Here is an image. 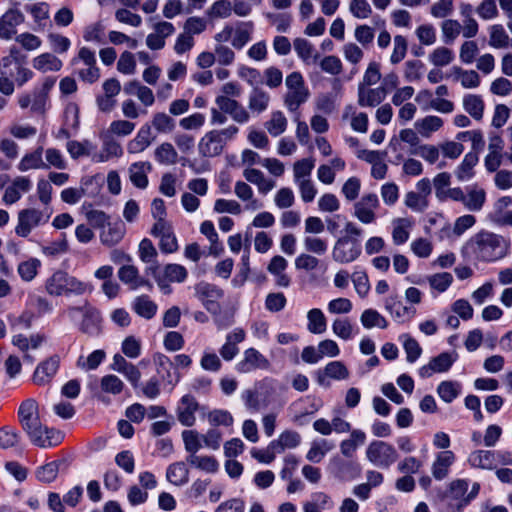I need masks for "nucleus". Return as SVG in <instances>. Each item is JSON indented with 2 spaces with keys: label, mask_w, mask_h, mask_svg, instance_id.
<instances>
[{
  "label": "nucleus",
  "mask_w": 512,
  "mask_h": 512,
  "mask_svg": "<svg viewBox=\"0 0 512 512\" xmlns=\"http://www.w3.org/2000/svg\"><path fill=\"white\" fill-rule=\"evenodd\" d=\"M118 277L123 283L130 285L131 289L148 284L147 280L139 276L138 269L133 265H123L118 271Z\"/></svg>",
  "instance_id": "42"
},
{
  "label": "nucleus",
  "mask_w": 512,
  "mask_h": 512,
  "mask_svg": "<svg viewBox=\"0 0 512 512\" xmlns=\"http://www.w3.org/2000/svg\"><path fill=\"white\" fill-rule=\"evenodd\" d=\"M414 226V220L410 217H399L392 221V241L399 246L406 243Z\"/></svg>",
  "instance_id": "23"
},
{
  "label": "nucleus",
  "mask_w": 512,
  "mask_h": 512,
  "mask_svg": "<svg viewBox=\"0 0 512 512\" xmlns=\"http://www.w3.org/2000/svg\"><path fill=\"white\" fill-rule=\"evenodd\" d=\"M287 124L288 121L283 112L274 111L271 113L270 119L265 122L264 127L271 136L277 137L285 132Z\"/></svg>",
  "instance_id": "49"
},
{
  "label": "nucleus",
  "mask_w": 512,
  "mask_h": 512,
  "mask_svg": "<svg viewBox=\"0 0 512 512\" xmlns=\"http://www.w3.org/2000/svg\"><path fill=\"white\" fill-rule=\"evenodd\" d=\"M386 97L385 87L369 88V86L358 85V104L361 107H375Z\"/></svg>",
  "instance_id": "21"
},
{
  "label": "nucleus",
  "mask_w": 512,
  "mask_h": 512,
  "mask_svg": "<svg viewBox=\"0 0 512 512\" xmlns=\"http://www.w3.org/2000/svg\"><path fill=\"white\" fill-rule=\"evenodd\" d=\"M125 225L118 220L114 223H108L107 228L100 234L102 244L113 246L119 243L125 235Z\"/></svg>",
  "instance_id": "32"
},
{
  "label": "nucleus",
  "mask_w": 512,
  "mask_h": 512,
  "mask_svg": "<svg viewBox=\"0 0 512 512\" xmlns=\"http://www.w3.org/2000/svg\"><path fill=\"white\" fill-rule=\"evenodd\" d=\"M462 25L458 20L446 19L441 23L443 41L452 44L461 33Z\"/></svg>",
  "instance_id": "57"
},
{
  "label": "nucleus",
  "mask_w": 512,
  "mask_h": 512,
  "mask_svg": "<svg viewBox=\"0 0 512 512\" xmlns=\"http://www.w3.org/2000/svg\"><path fill=\"white\" fill-rule=\"evenodd\" d=\"M404 204L415 212H423L428 208L429 201L415 191H409L405 195Z\"/></svg>",
  "instance_id": "64"
},
{
  "label": "nucleus",
  "mask_w": 512,
  "mask_h": 512,
  "mask_svg": "<svg viewBox=\"0 0 512 512\" xmlns=\"http://www.w3.org/2000/svg\"><path fill=\"white\" fill-rule=\"evenodd\" d=\"M350 376L349 370L342 361H331L323 370L316 372L317 383L321 386L329 385L327 379L342 381Z\"/></svg>",
  "instance_id": "16"
},
{
  "label": "nucleus",
  "mask_w": 512,
  "mask_h": 512,
  "mask_svg": "<svg viewBox=\"0 0 512 512\" xmlns=\"http://www.w3.org/2000/svg\"><path fill=\"white\" fill-rule=\"evenodd\" d=\"M194 289L196 297L202 302L209 312L216 314L220 311L218 300L224 296L222 289L207 282H200L196 284Z\"/></svg>",
  "instance_id": "9"
},
{
  "label": "nucleus",
  "mask_w": 512,
  "mask_h": 512,
  "mask_svg": "<svg viewBox=\"0 0 512 512\" xmlns=\"http://www.w3.org/2000/svg\"><path fill=\"white\" fill-rule=\"evenodd\" d=\"M235 195L243 202H247L245 205L246 210L255 211L262 207V203L255 199L251 186L244 181H237L234 187Z\"/></svg>",
  "instance_id": "33"
},
{
  "label": "nucleus",
  "mask_w": 512,
  "mask_h": 512,
  "mask_svg": "<svg viewBox=\"0 0 512 512\" xmlns=\"http://www.w3.org/2000/svg\"><path fill=\"white\" fill-rule=\"evenodd\" d=\"M223 148V141L214 130L207 132L199 142V152L204 157L218 156Z\"/></svg>",
  "instance_id": "22"
},
{
  "label": "nucleus",
  "mask_w": 512,
  "mask_h": 512,
  "mask_svg": "<svg viewBox=\"0 0 512 512\" xmlns=\"http://www.w3.org/2000/svg\"><path fill=\"white\" fill-rule=\"evenodd\" d=\"M134 312L142 318L151 319L157 312V304L149 296L141 295L135 298L132 303Z\"/></svg>",
  "instance_id": "41"
},
{
  "label": "nucleus",
  "mask_w": 512,
  "mask_h": 512,
  "mask_svg": "<svg viewBox=\"0 0 512 512\" xmlns=\"http://www.w3.org/2000/svg\"><path fill=\"white\" fill-rule=\"evenodd\" d=\"M360 322L366 329L380 328L386 329L388 321L377 310L369 308L362 312Z\"/></svg>",
  "instance_id": "46"
},
{
  "label": "nucleus",
  "mask_w": 512,
  "mask_h": 512,
  "mask_svg": "<svg viewBox=\"0 0 512 512\" xmlns=\"http://www.w3.org/2000/svg\"><path fill=\"white\" fill-rule=\"evenodd\" d=\"M361 254V247L357 239L350 236L340 237L332 249V258L335 262L348 264L355 261Z\"/></svg>",
  "instance_id": "8"
},
{
  "label": "nucleus",
  "mask_w": 512,
  "mask_h": 512,
  "mask_svg": "<svg viewBox=\"0 0 512 512\" xmlns=\"http://www.w3.org/2000/svg\"><path fill=\"white\" fill-rule=\"evenodd\" d=\"M186 460L190 465L207 473H216L219 468V464L213 456L189 455Z\"/></svg>",
  "instance_id": "51"
},
{
  "label": "nucleus",
  "mask_w": 512,
  "mask_h": 512,
  "mask_svg": "<svg viewBox=\"0 0 512 512\" xmlns=\"http://www.w3.org/2000/svg\"><path fill=\"white\" fill-rule=\"evenodd\" d=\"M53 210L50 207L26 208L20 210L17 216L15 233L22 238H27L33 229L48 223Z\"/></svg>",
  "instance_id": "3"
},
{
  "label": "nucleus",
  "mask_w": 512,
  "mask_h": 512,
  "mask_svg": "<svg viewBox=\"0 0 512 512\" xmlns=\"http://www.w3.org/2000/svg\"><path fill=\"white\" fill-rule=\"evenodd\" d=\"M152 126L159 133H171L175 128L174 119L165 112H157L153 115Z\"/></svg>",
  "instance_id": "60"
},
{
  "label": "nucleus",
  "mask_w": 512,
  "mask_h": 512,
  "mask_svg": "<svg viewBox=\"0 0 512 512\" xmlns=\"http://www.w3.org/2000/svg\"><path fill=\"white\" fill-rule=\"evenodd\" d=\"M24 21V15L16 10H8L0 18V38L4 40L11 39L16 34V27Z\"/></svg>",
  "instance_id": "18"
},
{
  "label": "nucleus",
  "mask_w": 512,
  "mask_h": 512,
  "mask_svg": "<svg viewBox=\"0 0 512 512\" xmlns=\"http://www.w3.org/2000/svg\"><path fill=\"white\" fill-rule=\"evenodd\" d=\"M153 139L154 138L152 136L151 126L145 124L139 129L136 136L131 141H129L127 145V151L130 154L143 152L151 145Z\"/></svg>",
  "instance_id": "28"
},
{
  "label": "nucleus",
  "mask_w": 512,
  "mask_h": 512,
  "mask_svg": "<svg viewBox=\"0 0 512 512\" xmlns=\"http://www.w3.org/2000/svg\"><path fill=\"white\" fill-rule=\"evenodd\" d=\"M333 333L343 339L349 340L353 337V326L348 318H336L332 323Z\"/></svg>",
  "instance_id": "63"
},
{
  "label": "nucleus",
  "mask_w": 512,
  "mask_h": 512,
  "mask_svg": "<svg viewBox=\"0 0 512 512\" xmlns=\"http://www.w3.org/2000/svg\"><path fill=\"white\" fill-rule=\"evenodd\" d=\"M18 417L24 431L28 434L30 439L43 429L39 418L38 405L33 399H27L21 403L18 410Z\"/></svg>",
  "instance_id": "7"
},
{
  "label": "nucleus",
  "mask_w": 512,
  "mask_h": 512,
  "mask_svg": "<svg viewBox=\"0 0 512 512\" xmlns=\"http://www.w3.org/2000/svg\"><path fill=\"white\" fill-rule=\"evenodd\" d=\"M293 47L297 56L306 65H314L319 59L320 55L316 51L312 43L304 38H296L293 41Z\"/></svg>",
  "instance_id": "27"
},
{
  "label": "nucleus",
  "mask_w": 512,
  "mask_h": 512,
  "mask_svg": "<svg viewBox=\"0 0 512 512\" xmlns=\"http://www.w3.org/2000/svg\"><path fill=\"white\" fill-rule=\"evenodd\" d=\"M184 442L185 450L189 455H197L196 453L202 448V435L196 430H184L181 434Z\"/></svg>",
  "instance_id": "56"
},
{
  "label": "nucleus",
  "mask_w": 512,
  "mask_h": 512,
  "mask_svg": "<svg viewBox=\"0 0 512 512\" xmlns=\"http://www.w3.org/2000/svg\"><path fill=\"white\" fill-rule=\"evenodd\" d=\"M455 461V455L450 450H444L437 454L432 464L431 472L436 480H443L448 476L449 468Z\"/></svg>",
  "instance_id": "26"
},
{
  "label": "nucleus",
  "mask_w": 512,
  "mask_h": 512,
  "mask_svg": "<svg viewBox=\"0 0 512 512\" xmlns=\"http://www.w3.org/2000/svg\"><path fill=\"white\" fill-rule=\"evenodd\" d=\"M479 161L476 153L465 154L461 163L456 167L454 174L460 182L468 181L474 176V167Z\"/></svg>",
  "instance_id": "35"
},
{
  "label": "nucleus",
  "mask_w": 512,
  "mask_h": 512,
  "mask_svg": "<svg viewBox=\"0 0 512 512\" xmlns=\"http://www.w3.org/2000/svg\"><path fill=\"white\" fill-rule=\"evenodd\" d=\"M443 126V120L434 115L426 116L422 119H418L414 123L416 131L424 138H429L432 133L440 130Z\"/></svg>",
  "instance_id": "39"
},
{
  "label": "nucleus",
  "mask_w": 512,
  "mask_h": 512,
  "mask_svg": "<svg viewBox=\"0 0 512 512\" xmlns=\"http://www.w3.org/2000/svg\"><path fill=\"white\" fill-rule=\"evenodd\" d=\"M246 333L242 328H235L232 332L227 334L226 341L220 348L219 352L225 361H231L238 354V344L243 342Z\"/></svg>",
  "instance_id": "20"
},
{
  "label": "nucleus",
  "mask_w": 512,
  "mask_h": 512,
  "mask_svg": "<svg viewBox=\"0 0 512 512\" xmlns=\"http://www.w3.org/2000/svg\"><path fill=\"white\" fill-rule=\"evenodd\" d=\"M45 291L55 297L71 294L82 295L87 291H92V286L63 270H57L46 279Z\"/></svg>",
  "instance_id": "2"
},
{
  "label": "nucleus",
  "mask_w": 512,
  "mask_h": 512,
  "mask_svg": "<svg viewBox=\"0 0 512 512\" xmlns=\"http://www.w3.org/2000/svg\"><path fill=\"white\" fill-rule=\"evenodd\" d=\"M468 462L472 467L492 470L495 468L494 451H473L468 457Z\"/></svg>",
  "instance_id": "40"
},
{
  "label": "nucleus",
  "mask_w": 512,
  "mask_h": 512,
  "mask_svg": "<svg viewBox=\"0 0 512 512\" xmlns=\"http://www.w3.org/2000/svg\"><path fill=\"white\" fill-rule=\"evenodd\" d=\"M62 439L63 435L60 431L43 426V429L32 436L31 442L41 448H50L61 443Z\"/></svg>",
  "instance_id": "31"
},
{
  "label": "nucleus",
  "mask_w": 512,
  "mask_h": 512,
  "mask_svg": "<svg viewBox=\"0 0 512 512\" xmlns=\"http://www.w3.org/2000/svg\"><path fill=\"white\" fill-rule=\"evenodd\" d=\"M303 246L308 253L318 256L324 255L328 250L327 241L317 236L304 237Z\"/></svg>",
  "instance_id": "61"
},
{
  "label": "nucleus",
  "mask_w": 512,
  "mask_h": 512,
  "mask_svg": "<svg viewBox=\"0 0 512 512\" xmlns=\"http://www.w3.org/2000/svg\"><path fill=\"white\" fill-rule=\"evenodd\" d=\"M456 358V354L443 352L438 356L432 358L427 365L422 366L419 369V375L422 378H428L431 377L434 373L446 372L456 361Z\"/></svg>",
  "instance_id": "15"
},
{
  "label": "nucleus",
  "mask_w": 512,
  "mask_h": 512,
  "mask_svg": "<svg viewBox=\"0 0 512 512\" xmlns=\"http://www.w3.org/2000/svg\"><path fill=\"white\" fill-rule=\"evenodd\" d=\"M454 59L452 50L447 47H438L429 54V61L437 67L447 66Z\"/></svg>",
  "instance_id": "62"
},
{
  "label": "nucleus",
  "mask_w": 512,
  "mask_h": 512,
  "mask_svg": "<svg viewBox=\"0 0 512 512\" xmlns=\"http://www.w3.org/2000/svg\"><path fill=\"white\" fill-rule=\"evenodd\" d=\"M465 200L463 201L464 207L472 212L480 211L486 201V192L478 185H472L466 188Z\"/></svg>",
  "instance_id": "30"
},
{
  "label": "nucleus",
  "mask_w": 512,
  "mask_h": 512,
  "mask_svg": "<svg viewBox=\"0 0 512 512\" xmlns=\"http://www.w3.org/2000/svg\"><path fill=\"white\" fill-rule=\"evenodd\" d=\"M33 67L43 73L59 71L63 63L62 61L51 53H43L35 57L32 61Z\"/></svg>",
  "instance_id": "38"
},
{
  "label": "nucleus",
  "mask_w": 512,
  "mask_h": 512,
  "mask_svg": "<svg viewBox=\"0 0 512 512\" xmlns=\"http://www.w3.org/2000/svg\"><path fill=\"white\" fill-rule=\"evenodd\" d=\"M366 458L373 465L389 468L398 458L396 449L384 441H372L366 449Z\"/></svg>",
  "instance_id": "6"
},
{
  "label": "nucleus",
  "mask_w": 512,
  "mask_h": 512,
  "mask_svg": "<svg viewBox=\"0 0 512 512\" xmlns=\"http://www.w3.org/2000/svg\"><path fill=\"white\" fill-rule=\"evenodd\" d=\"M60 366V357L53 355L39 363L33 374V382L37 385L49 384Z\"/></svg>",
  "instance_id": "14"
},
{
  "label": "nucleus",
  "mask_w": 512,
  "mask_h": 512,
  "mask_svg": "<svg viewBox=\"0 0 512 512\" xmlns=\"http://www.w3.org/2000/svg\"><path fill=\"white\" fill-rule=\"evenodd\" d=\"M40 266V260L37 258H30L19 263L17 271L23 281L30 282L36 277Z\"/></svg>",
  "instance_id": "58"
},
{
  "label": "nucleus",
  "mask_w": 512,
  "mask_h": 512,
  "mask_svg": "<svg viewBox=\"0 0 512 512\" xmlns=\"http://www.w3.org/2000/svg\"><path fill=\"white\" fill-rule=\"evenodd\" d=\"M154 276L157 285L164 294L171 293L170 283H181L186 280L188 272L186 268L180 264H167L163 270L158 271V266L148 268Z\"/></svg>",
  "instance_id": "5"
},
{
  "label": "nucleus",
  "mask_w": 512,
  "mask_h": 512,
  "mask_svg": "<svg viewBox=\"0 0 512 512\" xmlns=\"http://www.w3.org/2000/svg\"><path fill=\"white\" fill-rule=\"evenodd\" d=\"M101 138L103 140L102 149L99 153H94L92 155V161L102 163L110 160L111 158H118L122 156L123 149L120 143L117 142L112 136L108 134H102Z\"/></svg>",
  "instance_id": "19"
},
{
  "label": "nucleus",
  "mask_w": 512,
  "mask_h": 512,
  "mask_svg": "<svg viewBox=\"0 0 512 512\" xmlns=\"http://www.w3.org/2000/svg\"><path fill=\"white\" fill-rule=\"evenodd\" d=\"M385 309L399 321L411 319L416 312L414 308L405 306L397 295H391L386 298Z\"/></svg>",
  "instance_id": "25"
},
{
  "label": "nucleus",
  "mask_w": 512,
  "mask_h": 512,
  "mask_svg": "<svg viewBox=\"0 0 512 512\" xmlns=\"http://www.w3.org/2000/svg\"><path fill=\"white\" fill-rule=\"evenodd\" d=\"M366 441V434L359 429H354L350 433V437L341 441L340 451L343 456L351 458L354 456L359 446L363 445Z\"/></svg>",
  "instance_id": "34"
},
{
  "label": "nucleus",
  "mask_w": 512,
  "mask_h": 512,
  "mask_svg": "<svg viewBox=\"0 0 512 512\" xmlns=\"http://www.w3.org/2000/svg\"><path fill=\"white\" fill-rule=\"evenodd\" d=\"M460 393V384L454 381H442L437 387L438 396L446 403H451Z\"/></svg>",
  "instance_id": "59"
},
{
  "label": "nucleus",
  "mask_w": 512,
  "mask_h": 512,
  "mask_svg": "<svg viewBox=\"0 0 512 512\" xmlns=\"http://www.w3.org/2000/svg\"><path fill=\"white\" fill-rule=\"evenodd\" d=\"M379 205L376 194H365L354 204V216L363 224L373 223L376 220L375 210Z\"/></svg>",
  "instance_id": "12"
},
{
  "label": "nucleus",
  "mask_w": 512,
  "mask_h": 512,
  "mask_svg": "<svg viewBox=\"0 0 512 512\" xmlns=\"http://www.w3.org/2000/svg\"><path fill=\"white\" fill-rule=\"evenodd\" d=\"M166 478L175 486H183L189 481V469L182 461L172 463L167 468Z\"/></svg>",
  "instance_id": "37"
},
{
  "label": "nucleus",
  "mask_w": 512,
  "mask_h": 512,
  "mask_svg": "<svg viewBox=\"0 0 512 512\" xmlns=\"http://www.w3.org/2000/svg\"><path fill=\"white\" fill-rule=\"evenodd\" d=\"M151 234L160 239V249L163 253H174L178 250L177 238L169 221L155 222Z\"/></svg>",
  "instance_id": "11"
},
{
  "label": "nucleus",
  "mask_w": 512,
  "mask_h": 512,
  "mask_svg": "<svg viewBox=\"0 0 512 512\" xmlns=\"http://www.w3.org/2000/svg\"><path fill=\"white\" fill-rule=\"evenodd\" d=\"M151 170L152 165L148 161L132 163L128 169L129 179L135 187L145 189L149 183L147 175Z\"/></svg>",
  "instance_id": "24"
},
{
  "label": "nucleus",
  "mask_w": 512,
  "mask_h": 512,
  "mask_svg": "<svg viewBox=\"0 0 512 512\" xmlns=\"http://www.w3.org/2000/svg\"><path fill=\"white\" fill-rule=\"evenodd\" d=\"M43 147H38L35 151L26 154L18 164V169L22 172L31 169L47 168L48 165L42 159Z\"/></svg>",
  "instance_id": "47"
},
{
  "label": "nucleus",
  "mask_w": 512,
  "mask_h": 512,
  "mask_svg": "<svg viewBox=\"0 0 512 512\" xmlns=\"http://www.w3.org/2000/svg\"><path fill=\"white\" fill-rule=\"evenodd\" d=\"M270 102V95L259 87H254L249 94L248 107L252 112L258 114L264 112Z\"/></svg>",
  "instance_id": "43"
},
{
  "label": "nucleus",
  "mask_w": 512,
  "mask_h": 512,
  "mask_svg": "<svg viewBox=\"0 0 512 512\" xmlns=\"http://www.w3.org/2000/svg\"><path fill=\"white\" fill-rule=\"evenodd\" d=\"M315 166L313 158H303L293 164L294 182L311 180L310 176Z\"/></svg>",
  "instance_id": "53"
},
{
  "label": "nucleus",
  "mask_w": 512,
  "mask_h": 512,
  "mask_svg": "<svg viewBox=\"0 0 512 512\" xmlns=\"http://www.w3.org/2000/svg\"><path fill=\"white\" fill-rule=\"evenodd\" d=\"M66 149L71 158L78 159L83 156H91L94 154L95 146L88 140L76 141L70 140L66 144Z\"/></svg>",
  "instance_id": "52"
},
{
  "label": "nucleus",
  "mask_w": 512,
  "mask_h": 512,
  "mask_svg": "<svg viewBox=\"0 0 512 512\" xmlns=\"http://www.w3.org/2000/svg\"><path fill=\"white\" fill-rule=\"evenodd\" d=\"M157 162L163 165H174L178 160V153L174 146L169 142L160 144L154 151Z\"/></svg>",
  "instance_id": "48"
},
{
  "label": "nucleus",
  "mask_w": 512,
  "mask_h": 512,
  "mask_svg": "<svg viewBox=\"0 0 512 512\" xmlns=\"http://www.w3.org/2000/svg\"><path fill=\"white\" fill-rule=\"evenodd\" d=\"M288 89L284 97V103L291 112L298 110L300 105L305 103L309 97V90L305 86L304 79L300 72H292L285 79Z\"/></svg>",
  "instance_id": "4"
},
{
  "label": "nucleus",
  "mask_w": 512,
  "mask_h": 512,
  "mask_svg": "<svg viewBox=\"0 0 512 512\" xmlns=\"http://www.w3.org/2000/svg\"><path fill=\"white\" fill-rule=\"evenodd\" d=\"M465 249L478 261L495 262L509 254L510 240L492 232L482 231L467 242Z\"/></svg>",
  "instance_id": "1"
},
{
  "label": "nucleus",
  "mask_w": 512,
  "mask_h": 512,
  "mask_svg": "<svg viewBox=\"0 0 512 512\" xmlns=\"http://www.w3.org/2000/svg\"><path fill=\"white\" fill-rule=\"evenodd\" d=\"M270 367L269 360L255 348H248L237 362L235 369L240 374H248L255 370H266Z\"/></svg>",
  "instance_id": "10"
},
{
  "label": "nucleus",
  "mask_w": 512,
  "mask_h": 512,
  "mask_svg": "<svg viewBox=\"0 0 512 512\" xmlns=\"http://www.w3.org/2000/svg\"><path fill=\"white\" fill-rule=\"evenodd\" d=\"M463 108L476 121H480L483 118L484 101L480 95H465L463 97Z\"/></svg>",
  "instance_id": "44"
},
{
  "label": "nucleus",
  "mask_w": 512,
  "mask_h": 512,
  "mask_svg": "<svg viewBox=\"0 0 512 512\" xmlns=\"http://www.w3.org/2000/svg\"><path fill=\"white\" fill-rule=\"evenodd\" d=\"M253 29L254 26L252 22H239L234 28L231 39L233 48L237 50L242 49L251 40Z\"/></svg>",
  "instance_id": "36"
},
{
  "label": "nucleus",
  "mask_w": 512,
  "mask_h": 512,
  "mask_svg": "<svg viewBox=\"0 0 512 512\" xmlns=\"http://www.w3.org/2000/svg\"><path fill=\"white\" fill-rule=\"evenodd\" d=\"M215 103L219 110L229 114L231 118L239 124L247 123L250 119L249 112L235 99L226 96H217Z\"/></svg>",
  "instance_id": "13"
},
{
  "label": "nucleus",
  "mask_w": 512,
  "mask_h": 512,
  "mask_svg": "<svg viewBox=\"0 0 512 512\" xmlns=\"http://www.w3.org/2000/svg\"><path fill=\"white\" fill-rule=\"evenodd\" d=\"M440 145L422 144L420 147L410 149L411 155H417L429 164H435L440 157Z\"/></svg>",
  "instance_id": "55"
},
{
  "label": "nucleus",
  "mask_w": 512,
  "mask_h": 512,
  "mask_svg": "<svg viewBox=\"0 0 512 512\" xmlns=\"http://www.w3.org/2000/svg\"><path fill=\"white\" fill-rule=\"evenodd\" d=\"M309 332L313 334H322L326 331L327 322L326 317L321 309L313 308L307 313Z\"/></svg>",
  "instance_id": "50"
},
{
  "label": "nucleus",
  "mask_w": 512,
  "mask_h": 512,
  "mask_svg": "<svg viewBox=\"0 0 512 512\" xmlns=\"http://www.w3.org/2000/svg\"><path fill=\"white\" fill-rule=\"evenodd\" d=\"M154 361L157 366V373L168 384L174 386L180 379L179 373L173 370V362L164 354H156Z\"/></svg>",
  "instance_id": "29"
},
{
  "label": "nucleus",
  "mask_w": 512,
  "mask_h": 512,
  "mask_svg": "<svg viewBox=\"0 0 512 512\" xmlns=\"http://www.w3.org/2000/svg\"><path fill=\"white\" fill-rule=\"evenodd\" d=\"M509 35L501 24H494L489 27V45L496 49L509 46Z\"/></svg>",
  "instance_id": "54"
},
{
  "label": "nucleus",
  "mask_w": 512,
  "mask_h": 512,
  "mask_svg": "<svg viewBox=\"0 0 512 512\" xmlns=\"http://www.w3.org/2000/svg\"><path fill=\"white\" fill-rule=\"evenodd\" d=\"M198 406V402L191 395H184L181 398L177 407V417L183 426L191 427L195 424Z\"/></svg>",
  "instance_id": "17"
},
{
  "label": "nucleus",
  "mask_w": 512,
  "mask_h": 512,
  "mask_svg": "<svg viewBox=\"0 0 512 512\" xmlns=\"http://www.w3.org/2000/svg\"><path fill=\"white\" fill-rule=\"evenodd\" d=\"M333 448L334 444L327 439L313 441L306 458L310 462L319 463Z\"/></svg>",
  "instance_id": "45"
}]
</instances>
